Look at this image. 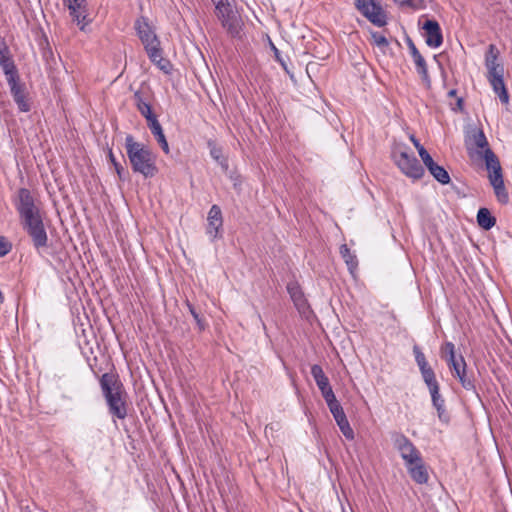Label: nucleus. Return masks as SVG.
<instances>
[{"label":"nucleus","mask_w":512,"mask_h":512,"mask_svg":"<svg viewBox=\"0 0 512 512\" xmlns=\"http://www.w3.org/2000/svg\"><path fill=\"white\" fill-rule=\"evenodd\" d=\"M215 4V14L217 18L220 20V22L226 18V16H229L231 12L234 10L232 9L230 3L228 0H212Z\"/></svg>","instance_id":"nucleus-28"},{"label":"nucleus","mask_w":512,"mask_h":512,"mask_svg":"<svg viewBox=\"0 0 512 512\" xmlns=\"http://www.w3.org/2000/svg\"><path fill=\"white\" fill-rule=\"evenodd\" d=\"M425 31L426 44L438 48L443 43V35L439 23L434 19H426L422 26Z\"/></svg>","instance_id":"nucleus-16"},{"label":"nucleus","mask_w":512,"mask_h":512,"mask_svg":"<svg viewBox=\"0 0 512 512\" xmlns=\"http://www.w3.org/2000/svg\"><path fill=\"white\" fill-rule=\"evenodd\" d=\"M148 128L150 129L152 135L155 137L156 141L158 142V144L162 148L163 152L165 154H169V151H170L169 150V145H168V142H167L166 137L164 135L162 126L159 123V121L154 122V123L148 125Z\"/></svg>","instance_id":"nucleus-25"},{"label":"nucleus","mask_w":512,"mask_h":512,"mask_svg":"<svg viewBox=\"0 0 512 512\" xmlns=\"http://www.w3.org/2000/svg\"><path fill=\"white\" fill-rule=\"evenodd\" d=\"M416 71L420 75L421 80H422L424 86L427 89L431 88V78H430V75L428 73L427 65H425L423 67H420V68H416Z\"/></svg>","instance_id":"nucleus-37"},{"label":"nucleus","mask_w":512,"mask_h":512,"mask_svg":"<svg viewBox=\"0 0 512 512\" xmlns=\"http://www.w3.org/2000/svg\"><path fill=\"white\" fill-rule=\"evenodd\" d=\"M456 94H457V90H456V89H452V90H450V91L448 92V94H447V95H448V97H450V98H451V97H455V96H456Z\"/></svg>","instance_id":"nucleus-51"},{"label":"nucleus","mask_w":512,"mask_h":512,"mask_svg":"<svg viewBox=\"0 0 512 512\" xmlns=\"http://www.w3.org/2000/svg\"><path fill=\"white\" fill-rule=\"evenodd\" d=\"M412 58H413L416 68H420V67L427 65V63H426L424 57L421 55V53L413 56Z\"/></svg>","instance_id":"nucleus-43"},{"label":"nucleus","mask_w":512,"mask_h":512,"mask_svg":"<svg viewBox=\"0 0 512 512\" xmlns=\"http://www.w3.org/2000/svg\"><path fill=\"white\" fill-rule=\"evenodd\" d=\"M4 75L6 77V81H7L8 85H9V88H12V87H15V86L23 84L20 81V76H19L17 68L4 73Z\"/></svg>","instance_id":"nucleus-35"},{"label":"nucleus","mask_w":512,"mask_h":512,"mask_svg":"<svg viewBox=\"0 0 512 512\" xmlns=\"http://www.w3.org/2000/svg\"><path fill=\"white\" fill-rule=\"evenodd\" d=\"M270 47H271V50L273 51L274 53V58L275 60L281 65V67L283 68V70L288 74L290 75L291 77H293V75L291 74L289 68H288V64H287V59L285 57L282 56L281 52L279 51V49L270 41Z\"/></svg>","instance_id":"nucleus-34"},{"label":"nucleus","mask_w":512,"mask_h":512,"mask_svg":"<svg viewBox=\"0 0 512 512\" xmlns=\"http://www.w3.org/2000/svg\"><path fill=\"white\" fill-rule=\"evenodd\" d=\"M8 59H12L9 48L0 51V63L5 62Z\"/></svg>","instance_id":"nucleus-45"},{"label":"nucleus","mask_w":512,"mask_h":512,"mask_svg":"<svg viewBox=\"0 0 512 512\" xmlns=\"http://www.w3.org/2000/svg\"><path fill=\"white\" fill-rule=\"evenodd\" d=\"M287 292L291 300L293 301L296 309L300 312H304L308 307V303L298 282H289L287 284Z\"/></svg>","instance_id":"nucleus-20"},{"label":"nucleus","mask_w":512,"mask_h":512,"mask_svg":"<svg viewBox=\"0 0 512 512\" xmlns=\"http://www.w3.org/2000/svg\"><path fill=\"white\" fill-rule=\"evenodd\" d=\"M397 4L404 7H411L413 9H419L424 6V0H394Z\"/></svg>","instance_id":"nucleus-39"},{"label":"nucleus","mask_w":512,"mask_h":512,"mask_svg":"<svg viewBox=\"0 0 512 512\" xmlns=\"http://www.w3.org/2000/svg\"><path fill=\"white\" fill-rule=\"evenodd\" d=\"M115 171L120 180H126L128 176V171L122 165H117V170Z\"/></svg>","instance_id":"nucleus-44"},{"label":"nucleus","mask_w":512,"mask_h":512,"mask_svg":"<svg viewBox=\"0 0 512 512\" xmlns=\"http://www.w3.org/2000/svg\"><path fill=\"white\" fill-rule=\"evenodd\" d=\"M410 140L413 143V145L415 146V148L417 149L418 154H419L422 162L424 163V165L427 162L430 163V160L432 159V157L428 153V151L420 144L419 140L414 135L410 136Z\"/></svg>","instance_id":"nucleus-33"},{"label":"nucleus","mask_w":512,"mask_h":512,"mask_svg":"<svg viewBox=\"0 0 512 512\" xmlns=\"http://www.w3.org/2000/svg\"><path fill=\"white\" fill-rule=\"evenodd\" d=\"M6 48H8V46L6 45L4 39L2 38L0 40V51L5 50Z\"/></svg>","instance_id":"nucleus-49"},{"label":"nucleus","mask_w":512,"mask_h":512,"mask_svg":"<svg viewBox=\"0 0 512 512\" xmlns=\"http://www.w3.org/2000/svg\"><path fill=\"white\" fill-rule=\"evenodd\" d=\"M161 70L165 71V72H168V68L170 66V63L168 60H165L163 58V60L160 62V64H156Z\"/></svg>","instance_id":"nucleus-46"},{"label":"nucleus","mask_w":512,"mask_h":512,"mask_svg":"<svg viewBox=\"0 0 512 512\" xmlns=\"http://www.w3.org/2000/svg\"><path fill=\"white\" fill-rule=\"evenodd\" d=\"M100 387L107 402L109 413L118 419H125L127 416V393L118 375L104 373L100 378Z\"/></svg>","instance_id":"nucleus-3"},{"label":"nucleus","mask_w":512,"mask_h":512,"mask_svg":"<svg viewBox=\"0 0 512 512\" xmlns=\"http://www.w3.org/2000/svg\"><path fill=\"white\" fill-rule=\"evenodd\" d=\"M487 80L490 83L495 94L498 95L501 103H509V93L504 83V65L487 68Z\"/></svg>","instance_id":"nucleus-11"},{"label":"nucleus","mask_w":512,"mask_h":512,"mask_svg":"<svg viewBox=\"0 0 512 512\" xmlns=\"http://www.w3.org/2000/svg\"><path fill=\"white\" fill-rule=\"evenodd\" d=\"M134 28L151 62L160 64L163 60L160 41L149 24L148 18L145 16L138 17L134 23Z\"/></svg>","instance_id":"nucleus-4"},{"label":"nucleus","mask_w":512,"mask_h":512,"mask_svg":"<svg viewBox=\"0 0 512 512\" xmlns=\"http://www.w3.org/2000/svg\"><path fill=\"white\" fill-rule=\"evenodd\" d=\"M392 159L401 172L407 177L420 179L424 175V168L415 155L408 152V147H395L392 151Z\"/></svg>","instance_id":"nucleus-5"},{"label":"nucleus","mask_w":512,"mask_h":512,"mask_svg":"<svg viewBox=\"0 0 512 512\" xmlns=\"http://www.w3.org/2000/svg\"><path fill=\"white\" fill-rule=\"evenodd\" d=\"M23 230L30 237L33 247L40 252L48 247V234L42 214L20 222Z\"/></svg>","instance_id":"nucleus-6"},{"label":"nucleus","mask_w":512,"mask_h":512,"mask_svg":"<svg viewBox=\"0 0 512 512\" xmlns=\"http://www.w3.org/2000/svg\"><path fill=\"white\" fill-rule=\"evenodd\" d=\"M477 223L484 230H490L496 224V218L488 208L482 207L477 212Z\"/></svg>","instance_id":"nucleus-24"},{"label":"nucleus","mask_w":512,"mask_h":512,"mask_svg":"<svg viewBox=\"0 0 512 512\" xmlns=\"http://www.w3.org/2000/svg\"><path fill=\"white\" fill-rule=\"evenodd\" d=\"M327 406L344 437L348 440H353L355 437L354 431L351 428L343 407L339 401L334 400L333 402L328 403Z\"/></svg>","instance_id":"nucleus-13"},{"label":"nucleus","mask_w":512,"mask_h":512,"mask_svg":"<svg viewBox=\"0 0 512 512\" xmlns=\"http://www.w3.org/2000/svg\"><path fill=\"white\" fill-rule=\"evenodd\" d=\"M474 143L478 148L484 149L483 158L488 171V179L494 189L495 196L501 204L509 202V194L504 184L502 167L497 155L489 147L487 138L482 130H478L474 136Z\"/></svg>","instance_id":"nucleus-1"},{"label":"nucleus","mask_w":512,"mask_h":512,"mask_svg":"<svg viewBox=\"0 0 512 512\" xmlns=\"http://www.w3.org/2000/svg\"><path fill=\"white\" fill-rule=\"evenodd\" d=\"M457 107L462 110L463 109V98H458L457 99Z\"/></svg>","instance_id":"nucleus-50"},{"label":"nucleus","mask_w":512,"mask_h":512,"mask_svg":"<svg viewBox=\"0 0 512 512\" xmlns=\"http://www.w3.org/2000/svg\"><path fill=\"white\" fill-rule=\"evenodd\" d=\"M11 249L12 244L4 236H0V257L7 255Z\"/></svg>","instance_id":"nucleus-40"},{"label":"nucleus","mask_w":512,"mask_h":512,"mask_svg":"<svg viewBox=\"0 0 512 512\" xmlns=\"http://www.w3.org/2000/svg\"><path fill=\"white\" fill-rule=\"evenodd\" d=\"M315 65H316V63L309 62L308 65H307V71H309V69H312Z\"/></svg>","instance_id":"nucleus-52"},{"label":"nucleus","mask_w":512,"mask_h":512,"mask_svg":"<svg viewBox=\"0 0 512 512\" xmlns=\"http://www.w3.org/2000/svg\"><path fill=\"white\" fill-rule=\"evenodd\" d=\"M500 52L495 44H490L485 53V67L490 68L493 66L502 65V62H499Z\"/></svg>","instance_id":"nucleus-26"},{"label":"nucleus","mask_w":512,"mask_h":512,"mask_svg":"<svg viewBox=\"0 0 512 512\" xmlns=\"http://www.w3.org/2000/svg\"><path fill=\"white\" fill-rule=\"evenodd\" d=\"M432 406L437 411V416L440 422L448 424L450 421V415L445 408V399L440 393V390L430 392Z\"/></svg>","instance_id":"nucleus-22"},{"label":"nucleus","mask_w":512,"mask_h":512,"mask_svg":"<svg viewBox=\"0 0 512 512\" xmlns=\"http://www.w3.org/2000/svg\"><path fill=\"white\" fill-rule=\"evenodd\" d=\"M210 150V156L224 169L228 168L227 159L223 157L222 148L218 147L212 140L207 142Z\"/></svg>","instance_id":"nucleus-27"},{"label":"nucleus","mask_w":512,"mask_h":512,"mask_svg":"<svg viewBox=\"0 0 512 512\" xmlns=\"http://www.w3.org/2000/svg\"><path fill=\"white\" fill-rule=\"evenodd\" d=\"M108 156H109V159H110L111 163L113 164L115 170H117V165H121V164L116 160L112 150L109 151Z\"/></svg>","instance_id":"nucleus-47"},{"label":"nucleus","mask_w":512,"mask_h":512,"mask_svg":"<svg viewBox=\"0 0 512 512\" xmlns=\"http://www.w3.org/2000/svg\"><path fill=\"white\" fill-rule=\"evenodd\" d=\"M406 43H407V46L409 48V51H410V54L412 57L420 54L419 50L417 49L416 45L414 44V42L412 41V39L410 37L406 38Z\"/></svg>","instance_id":"nucleus-42"},{"label":"nucleus","mask_w":512,"mask_h":512,"mask_svg":"<svg viewBox=\"0 0 512 512\" xmlns=\"http://www.w3.org/2000/svg\"><path fill=\"white\" fill-rule=\"evenodd\" d=\"M125 148L134 173L146 179L157 175L156 155L148 146L135 141L134 137L128 134L125 138Z\"/></svg>","instance_id":"nucleus-2"},{"label":"nucleus","mask_w":512,"mask_h":512,"mask_svg":"<svg viewBox=\"0 0 512 512\" xmlns=\"http://www.w3.org/2000/svg\"><path fill=\"white\" fill-rule=\"evenodd\" d=\"M0 66L2 68L3 73H6L10 70L17 68L13 59H8L5 62L0 63Z\"/></svg>","instance_id":"nucleus-41"},{"label":"nucleus","mask_w":512,"mask_h":512,"mask_svg":"<svg viewBox=\"0 0 512 512\" xmlns=\"http://www.w3.org/2000/svg\"><path fill=\"white\" fill-rule=\"evenodd\" d=\"M25 84L10 88V93L20 112H29L31 110L30 102L25 92Z\"/></svg>","instance_id":"nucleus-21"},{"label":"nucleus","mask_w":512,"mask_h":512,"mask_svg":"<svg viewBox=\"0 0 512 512\" xmlns=\"http://www.w3.org/2000/svg\"><path fill=\"white\" fill-rule=\"evenodd\" d=\"M222 26L233 38H241L243 22L237 12L233 11L221 21Z\"/></svg>","instance_id":"nucleus-19"},{"label":"nucleus","mask_w":512,"mask_h":512,"mask_svg":"<svg viewBox=\"0 0 512 512\" xmlns=\"http://www.w3.org/2000/svg\"><path fill=\"white\" fill-rule=\"evenodd\" d=\"M413 354L415 357L416 364L421 373L422 379L426 384L429 393L432 391L436 392L437 390H440V385L436 379V374L433 368L429 365L421 348L416 344L413 346Z\"/></svg>","instance_id":"nucleus-10"},{"label":"nucleus","mask_w":512,"mask_h":512,"mask_svg":"<svg viewBox=\"0 0 512 512\" xmlns=\"http://www.w3.org/2000/svg\"><path fill=\"white\" fill-rule=\"evenodd\" d=\"M371 38L373 40V44L382 50H385V48L389 46L388 39L379 32H371Z\"/></svg>","instance_id":"nucleus-36"},{"label":"nucleus","mask_w":512,"mask_h":512,"mask_svg":"<svg viewBox=\"0 0 512 512\" xmlns=\"http://www.w3.org/2000/svg\"><path fill=\"white\" fill-rule=\"evenodd\" d=\"M13 204L19 214L20 222L41 215L31 191L27 188H19L16 191Z\"/></svg>","instance_id":"nucleus-7"},{"label":"nucleus","mask_w":512,"mask_h":512,"mask_svg":"<svg viewBox=\"0 0 512 512\" xmlns=\"http://www.w3.org/2000/svg\"><path fill=\"white\" fill-rule=\"evenodd\" d=\"M190 314L192 315V317L194 318L195 322H196V325L198 327V330L200 332L204 331L207 324L205 322V319L201 316V314L199 313V311L196 309V307L190 303L189 300H186L185 302Z\"/></svg>","instance_id":"nucleus-30"},{"label":"nucleus","mask_w":512,"mask_h":512,"mask_svg":"<svg viewBox=\"0 0 512 512\" xmlns=\"http://www.w3.org/2000/svg\"><path fill=\"white\" fill-rule=\"evenodd\" d=\"M133 100L138 111L151 105L149 102V94L145 93L143 90L135 91Z\"/></svg>","instance_id":"nucleus-31"},{"label":"nucleus","mask_w":512,"mask_h":512,"mask_svg":"<svg viewBox=\"0 0 512 512\" xmlns=\"http://www.w3.org/2000/svg\"><path fill=\"white\" fill-rule=\"evenodd\" d=\"M442 353L446 357V361L448 366L454 365L459 361V357L457 358L455 355V346L452 342H446L442 347Z\"/></svg>","instance_id":"nucleus-32"},{"label":"nucleus","mask_w":512,"mask_h":512,"mask_svg":"<svg viewBox=\"0 0 512 512\" xmlns=\"http://www.w3.org/2000/svg\"><path fill=\"white\" fill-rule=\"evenodd\" d=\"M340 254L345 263L348 266V269L352 272L356 269L358 262L356 256L351 252L346 244L340 246Z\"/></svg>","instance_id":"nucleus-29"},{"label":"nucleus","mask_w":512,"mask_h":512,"mask_svg":"<svg viewBox=\"0 0 512 512\" xmlns=\"http://www.w3.org/2000/svg\"><path fill=\"white\" fill-rule=\"evenodd\" d=\"M425 166L430 174L442 185H446L450 182V176L447 170L443 166L438 165L433 158L430 160V163L427 162Z\"/></svg>","instance_id":"nucleus-23"},{"label":"nucleus","mask_w":512,"mask_h":512,"mask_svg":"<svg viewBox=\"0 0 512 512\" xmlns=\"http://www.w3.org/2000/svg\"><path fill=\"white\" fill-rule=\"evenodd\" d=\"M139 113L146 119L147 126L158 121L156 115L152 112L151 105L139 110Z\"/></svg>","instance_id":"nucleus-38"},{"label":"nucleus","mask_w":512,"mask_h":512,"mask_svg":"<svg viewBox=\"0 0 512 512\" xmlns=\"http://www.w3.org/2000/svg\"><path fill=\"white\" fill-rule=\"evenodd\" d=\"M207 234L215 239L223 225L222 212L218 205H212L207 217Z\"/></svg>","instance_id":"nucleus-17"},{"label":"nucleus","mask_w":512,"mask_h":512,"mask_svg":"<svg viewBox=\"0 0 512 512\" xmlns=\"http://www.w3.org/2000/svg\"><path fill=\"white\" fill-rule=\"evenodd\" d=\"M357 10L372 24L383 27L387 24V17L377 0H355Z\"/></svg>","instance_id":"nucleus-9"},{"label":"nucleus","mask_w":512,"mask_h":512,"mask_svg":"<svg viewBox=\"0 0 512 512\" xmlns=\"http://www.w3.org/2000/svg\"><path fill=\"white\" fill-rule=\"evenodd\" d=\"M449 368L452 371L453 376L458 378L461 386L465 390L472 391L477 397H479L473 373H469L467 371V365L462 355H459V361L454 363V365H450Z\"/></svg>","instance_id":"nucleus-12"},{"label":"nucleus","mask_w":512,"mask_h":512,"mask_svg":"<svg viewBox=\"0 0 512 512\" xmlns=\"http://www.w3.org/2000/svg\"><path fill=\"white\" fill-rule=\"evenodd\" d=\"M407 471L411 477V479L417 484H426L429 480V474L427 470V466L423 461V458L420 457L419 461L414 462V464H406Z\"/></svg>","instance_id":"nucleus-18"},{"label":"nucleus","mask_w":512,"mask_h":512,"mask_svg":"<svg viewBox=\"0 0 512 512\" xmlns=\"http://www.w3.org/2000/svg\"><path fill=\"white\" fill-rule=\"evenodd\" d=\"M65 6L69 10V14L81 29L87 24L86 18L88 16L87 0H63Z\"/></svg>","instance_id":"nucleus-15"},{"label":"nucleus","mask_w":512,"mask_h":512,"mask_svg":"<svg viewBox=\"0 0 512 512\" xmlns=\"http://www.w3.org/2000/svg\"><path fill=\"white\" fill-rule=\"evenodd\" d=\"M20 512H33L29 505L21 506Z\"/></svg>","instance_id":"nucleus-48"},{"label":"nucleus","mask_w":512,"mask_h":512,"mask_svg":"<svg viewBox=\"0 0 512 512\" xmlns=\"http://www.w3.org/2000/svg\"><path fill=\"white\" fill-rule=\"evenodd\" d=\"M311 375L315 380L319 390L321 391L322 397L326 401V403L333 402L336 399V396L333 392V389L330 385L328 377L325 375L322 367L318 364H314L311 367Z\"/></svg>","instance_id":"nucleus-14"},{"label":"nucleus","mask_w":512,"mask_h":512,"mask_svg":"<svg viewBox=\"0 0 512 512\" xmlns=\"http://www.w3.org/2000/svg\"><path fill=\"white\" fill-rule=\"evenodd\" d=\"M391 440L394 448L400 453L405 465L414 464V462L419 461L420 457H422L413 442L403 433L393 432L391 434Z\"/></svg>","instance_id":"nucleus-8"}]
</instances>
